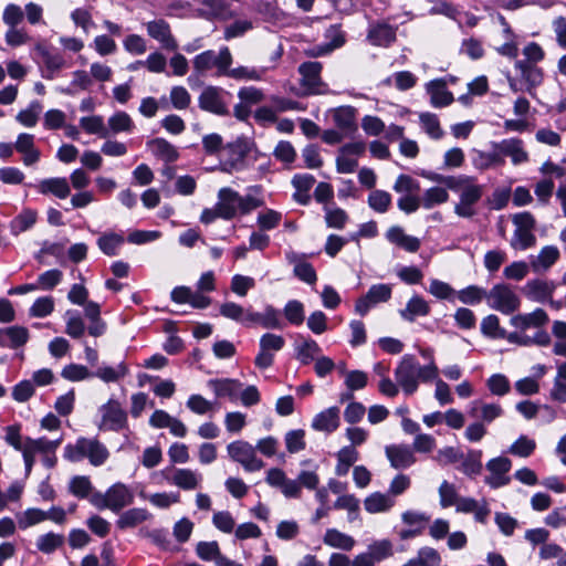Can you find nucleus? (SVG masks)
<instances>
[{
    "instance_id": "obj_1",
    "label": "nucleus",
    "mask_w": 566,
    "mask_h": 566,
    "mask_svg": "<svg viewBox=\"0 0 566 566\" xmlns=\"http://www.w3.org/2000/svg\"><path fill=\"white\" fill-rule=\"evenodd\" d=\"M265 482L271 488L279 489L286 499H300L303 486L308 490L317 489L319 476L315 471L303 470L293 480L282 469L272 468L266 472Z\"/></svg>"
},
{
    "instance_id": "obj_2",
    "label": "nucleus",
    "mask_w": 566,
    "mask_h": 566,
    "mask_svg": "<svg viewBox=\"0 0 566 566\" xmlns=\"http://www.w3.org/2000/svg\"><path fill=\"white\" fill-rule=\"evenodd\" d=\"M109 457L104 443L96 438H78L75 443H69L64 448V458L71 462H80L87 459L94 467L103 465Z\"/></svg>"
},
{
    "instance_id": "obj_3",
    "label": "nucleus",
    "mask_w": 566,
    "mask_h": 566,
    "mask_svg": "<svg viewBox=\"0 0 566 566\" xmlns=\"http://www.w3.org/2000/svg\"><path fill=\"white\" fill-rule=\"evenodd\" d=\"M90 502L98 510H111L115 513L134 502V493L124 483H115L105 493L94 492Z\"/></svg>"
},
{
    "instance_id": "obj_4",
    "label": "nucleus",
    "mask_w": 566,
    "mask_h": 566,
    "mask_svg": "<svg viewBox=\"0 0 566 566\" xmlns=\"http://www.w3.org/2000/svg\"><path fill=\"white\" fill-rule=\"evenodd\" d=\"M192 63L199 74L214 70L217 76H226L228 67L232 64V54L228 46H222L219 52L207 50L196 55Z\"/></svg>"
},
{
    "instance_id": "obj_5",
    "label": "nucleus",
    "mask_w": 566,
    "mask_h": 566,
    "mask_svg": "<svg viewBox=\"0 0 566 566\" xmlns=\"http://www.w3.org/2000/svg\"><path fill=\"white\" fill-rule=\"evenodd\" d=\"M98 412L101 415L99 430L119 432L128 429L127 412L118 400L109 398L98 408Z\"/></svg>"
},
{
    "instance_id": "obj_6",
    "label": "nucleus",
    "mask_w": 566,
    "mask_h": 566,
    "mask_svg": "<svg viewBox=\"0 0 566 566\" xmlns=\"http://www.w3.org/2000/svg\"><path fill=\"white\" fill-rule=\"evenodd\" d=\"M488 305L502 314L510 315L521 306V300L513 289L506 284L494 285L486 295Z\"/></svg>"
},
{
    "instance_id": "obj_7",
    "label": "nucleus",
    "mask_w": 566,
    "mask_h": 566,
    "mask_svg": "<svg viewBox=\"0 0 566 566\" xmlns=\"http://www.w3.org/2000/svg\"><path fill=\"white\" fill-rule=\"evenodd\" d=\"M227 451L229 457L240 463L245 471H259L264 467V462L256 457L255 447L247 441H233L228 444Z\"/></svg>"
},
{
    "instance_id": "obj_8",
    "label": "nucleus",
    "mask_w": 566,
    "mask_h": 566,
    "mask_svg": "<svg viewBox=\"0 0 566 566\" xmlns=\"http://www.w3.org/2000/svg\"><path fill=\"white\" fill-rule=\"evenodd\" d=\"M229 95L230 94L221 87L208 86L201 92L198 98L199 107L202 111L219 116L229 115V103L226 101V97Z\"/></svg>"
},
{
    "instance_id": "obj_9",
    "label": "nucleus",
    "mask_w": 566,
    "mask_h": 566,
    "mask_svg": "<svg viewBox=\"0 0 566 566\" xmlns=\"http://www.w3.org/2000/svg\"><path fill=\"white\" fill-rule=\"evenodd\" d=\"M395 378L402 391L410 396L418 389L417 359L412 355H405L397 368Z\"/></svg>"
},
{
    "instance_id": "obj_10",
    "label": "nucleus",
    "mask_w": 566,
    "mask_h": 566,
    "mask_svg": "<svg viewBox=\"0 0 566 566\" xmlns=\"http://www.w3.org/2000/svg\"><path fill=\"white\" fill-rule=\"evenodd\" d=\"M259 345L260 352L255 356L254 365L264 370L273 365V353L280 352L285 346V339L281 335L265 333L261 336Z\"/></svg>"
},
{
    "instance_id": "obj_11",
    "label": "nucleus",
    "mask_w": 566,
    "mask_h": 566,
    "mask_svg": "<svg viewBox=\"0 0 566 566\" xmlns=\"http://www.w3.org/2000/svg\"><path fill=\"white\" fill-rule=\"evenodd\" d=\"M160 474L169 484L186 491L196 490L202 481V475L199 472L186 468H165Z\"/></svg>"
},
{
    "instance_id": "obj_12",
    "label": "nucleus",
    "mask_w": 566,
    "mask_h": 566,
    "mask_svg": "<svg viewBox=\"0 0 566 566\" xmlns=\"http://www.w3.org/2000/svg\"><path fill=\"white\" fill-rule=\"evenodd\" d=\"M391 286L389 284H374L368 292L359 297L355 303V312L365 316L369 310L378 303L387 302L391 297Z\"/></svg>"
},
{
    "instance_id": "obj_13",
    "label": "nucleus",
    "mask_w": 566,
    "mask_h": 566,
    "mask_svg": "<svg viewBox=\"0 0 566 566\" xmlns=\"http://www.w3.org/2000/svg\"><path fill=\"white\" fill-rule=\"evenodd\" d=\"M512 468V461L506 457H497L491 459L486 463V470L490 472L485 476V483L492 489H499L510 483L511 478L507 475Z\"/></svg>"
},
{
    "instance_id": "obj_14",
    "label": "nucleus",
    "mask_w": 566,
    "mask_h": 566,
    "mask_svg": "<svg viewBox=\"0 0 566 566\" xmlns=\"http://www.w3.org/2000/svg\"><path fill=\"white\" fill-rule=\"evenodd\" d=\"M483 196V187L471 182L461 193L460 201L454 207V212L462 218H471L475 214L474 205L478 203Z\"/></svg>"
},
{
    "instance_id": "obj_15",
    "label": "nucleus",
    "mask_w": 566,
    "mask_h": 566,
    "mask_svg": "<svg viewBox=\"0 0 566 566\" xmlns=\"http://www.w3.org/2000/svg\"><path fill=\"white\" fill-rule=\"evenodd\" d=\"M35 50L42 57L44 65L42 77L53 80L63 69L67 67L66 60L60 52L48 49L41 44L36 45Z\"/></svg>"
},
{
    "instance_id": "obj_16",
    "label": "nucleus",
    "mask_w": 566,
    "mask_h": 566,
    "mask_svg": "<svg viewBox=\"0 0 566 566\" xmlns=\"http://www.w3.org/2000/svg\"><path fill=\"white\" fill-rule=\"evenodd\" d=\"M556 283L552 280L534 279L523 286V294L531 301L546 303L556 290Z\"/></svg>"
},
{
    "instance_id": "obj_17",
    "label": "nucleus",
    "mask_w": 566,
    "mask_h": 566,
    "mask_svg": "<svg viewBox=\"0 0 566 566\" xmlns=\"http://www.w3.org/2000/svg\"><path fill=\"white\" fill-rule=\"evenodd\" d=\"M148 35L160 43V45L169 51H176L178 43L174 38L170 25L164 19L153 20L146 23Z\"/></svg>"
},
{
    "instance_id": "obj_18",
    "label": "nucleus",
    "mask_w": 566,
    "mask_h": 566,
    "mask_svg": "<svg viewBox=\"0 0 566 566\" xmlns=\"http://www.w3.org/2000/svg\"><path fill=\"white\" fill-rule=\"evenodd\" d=\"M385 453L394 469H407L416 463L417 458L412 448L408 444H390L385 448Z\"/></svg>"
},
{
    "instance_id": "obj_19",
    "label": "nucleus",
    "mask_w": 566,
    "mask_h": 566,
    "mask_svg": "<svg viewBox=\"0 0 566 566\" xmlns=\"http://www.w3.org/2000/svg\"><path fill=\"white\" fill-rule=\"evenodd\" d=\"M286 261L294 265L293 274L302 282L313 285L317 281L314 266L305 260L304 254L290 251L285 254Z\"/></svg>"
},
{
    "instance_id": "obj_20",
    "label": "nucleus",
    "mask_w": 566,
    "mask_h": 566,
    "mask_svg": "<svg viewBox=\"0 0 566 566\" xmlns=\"http://www.w3.org/2000/svg\"><path fill=\"white\" fill-rule=\"evenodd\" d=\"M218 211L221 219L231 220L239 213V192L224 187L218 191Z\"/></svg>"
},
{
    "instance_id": "obj_21",
    "label": "nucleus",
    "mask_w": 566,
    "mask_h": 566,
    "mask_svg": "<svg viewBox=\"0 0 566 566\" xmlns=\"http://www.w3.org/2000/svg\"><path fill=\"white\" fill-rule=\"evenodd\" d=\"M549 321L547 313L543 308H535L531 313L516 314L510 319V324L521 331L528 328H542Z\"/></svg>"
},
{
    "instance_id": "obj_22",
    "label": "nucleus",
    "mask_w": 566,
    "mask_h": 566,
    "mask_svg": "<svg viewBox=\"0 0 566 566\" xmlns=\"http://www.w3.org/2000/svg\"><path fill=\"white\" fill-rule=\"evenodd\" d=\"M207 386L217 398H229L231 401H235L243 385L234 378H216L209 379Z\"/></svg>"
},
{
    "instance_id": "obj_23",
    "label": "nucleus",
    "mask_w": 566,
    "mask_h": 566,
    "mask_svg": "<svg viewBox=\"0 0 566 566\" xmlns=\"http://www.w3.org/2000/svg\"><path fill=\"white\" fill-rule=\"evenodd\" d=\"M494 148L503 156L511 158L513 165H521L528 160V154L524 149L523 140L520 138H507L494 144Z\"/></svg>"
},
{
    "instance_id": "obj_24",
    "label": "nucleus",
    "mask_w": 566,
    "mask_h": 566,
    "mask_svg": "<svg viewBox=\"0 0 566 566\" xmlns=\"http://www.w3.org/2000/svg\"><path fill=\"white\" fill-rule=\"evenodd\" d=\"M332 117L335 126L348 136L357 130L355 107L349 105L336 107L332 111Z\"/></svg>"
},
{
    "instance_id": "obj_25",
    "label": "nucleus",
    "mask_w": 566,
    "mask_h": 566,
    "mask_svg": "<svg viewBox=\"0 0 566 566\" xmlns=\"http://www.w3.org/2000/svg\"><path fill=\"white\" fill-rule=\"evenodd\" d=\"M321 352L322 348L315 339L302 335L297 336L295 356L302 365H308L313 360H316Z\"/></svg>"
},
{
    "instance_id": "obj_26",
    "label": "nucleus",
    "mask_w": 566,
    "mask_h": 566,
    "mask_svg": "<svg viewBox=\"0 0 566 566\" xmlns=\"http://www.w3.org/2000/svg\"><path fill=\"white\" fill-rule=\"evenodd\" d=\"M422 176L430 181L441 184L448 189L459 193H461L471 182L475 180L474 177L467 175L444 176L437 172H426Z\"/></svg>"
},
{
    "instance_id": "obj_27",
    "label": "nucleus",
    "mask_w": 566,
    "mask_h": 566,
    "mask_svg": "<svg viewBox=\"0 0 566 566\" xmlns=\"http://www.w3.org/2000/svg\"><path fill=\"white\" fill-rule=\"evenodd\" d=\"M339 427V409L329 407L317 413L312 420V428L326 433L334 432Z\"/></svg>"
},
{
    "instance_id": "obj_28",
    "label": "nucleus",
    "mask_w": 566,
    "mask_h": 566,
    "mask_svg": "<svg viewBox=\"0 0 566 566\" xmlns=\"http://www.w3.org/2000/svg\"><path fill=\"white\" fill-rule=\"evenodd\" d=\"M367 39L373 45L389 46L396 40V30L388 23H375L369 27Z\"/></svg>"
},
{
    "instance_id": "obj_29",
    "label": "nucleus",
    "mask_w": 566,
    "mask_h": 566,
    "mask_svg": "<svg viewBox=\"0 0 566 566\" xmlns=\"http://www.w3.org/2000/svg\"><path fill=\"white\" fill-rule=\"evenodd\" d=\"M515 67L516 70L520 71L522 78L527 84V86L525 87V92L533 96L534 90L543 81L542 70L537 67L535 64L525 62L523 60L516 61Z\"/></svg>"
},
{
    "instance_id": "obj_30",
    "label": "nucleus",
    "mask_w": 566,
    "mask_h": 566,
    "mask_svg": "<svg viewBox=\"0 0 566 566\" xmlns=\"http://www.w3.org/2000/svg\"><path fill=\"white\" fill-rule=\"evenodd\" d=\"M29 339V332L22 326H10L0 329V346L8 348H19Z\"/></svg>"
},
{
    "instance_id": "obj_31",
    "label": "nucleus",
    "mask_w": 566,
    "mask_h": 566,
    "mask_svg": "<svg viewBox=\"0 0 566 566\" xmlns=\"http://www.w3.org/2000/svg\"><path fill=\"white\" fill-rule=\"evenodd\" d=\"M36 189L42 195H53L59 199H65L70 196L71 188L66 178L54 177L41 180Z\"/></svg>"
},
{
    "instance_id": "obj_32",
    "label": "nucleus",
    "mask_w": 566,
    "mask_h": 566,
    "mask_svg": "<svg viewBox=\"0 0 566 566\" xmlns=\"http://www.w3.org/2000/svg\"><path fill=\"white\" fill-rule=\"evenodd\" d=\"M427 92L430 95V103L433 107L440 108L450 105L454 98L450 91L447 90L442 80H433L427 84Z\"/></svg>"
},
{
    "instance_id": "obj_33",
    "label": "nucleus",
    "mask_w": 566,
    "mask_h": 566,
    "mask_svg": "<svg viewBox=\"0 0 566 566\" xmlns=\"http://www.w3.org/2000/svg\"><path fill=\"white\" fill-rule=\"evenodd\" d=\"M469 415L472 418L481 419L480 422L491 423L503 415V409L499 403H485L482 401H473Z\"/></svg>"
},
{
    "instance_id": "obj_34",
    "label": "nucleus",
    "mask_w": 566,
    "mask_h": 566,
    "mask_svg": "<svg viewBox=\"0 0 566 566\" xmlns=\"http://www.w3.org/2000/svg\"><path fill=\"white\" fill-rule=\"evenodd\" d=\"M429 313L428 302L419 295H413L407 302L406 307L399 311L401 318L407 322H413L418 316H427Z\"/></svg>"
},
{
    "instance_id": "obj_35",
    "label": "nucleus",
    "mask_w": 566,
    "mask_h": 566,
    "mask_svg": "<svg viewBox=\"0 0 566 566\" xmlns=\"http://www.w3.org/2000/svg\"><path fill=\"white\" fill-rule=\"evenodd\" d=\"M151 517L146 509L134 507L123 512L116 521V526L119 530H127L136 527Z\"/></svg>"
},
{
    "instance_id": "obj_36",
    "label": "nucleus",
    "mask_w": 566,
    "mask_h": 566,
    "mask_svg": "<svg viewBox=\"0 0 566 566\" xmlns=\"http://www.w3.org/2000/svg\"><path fill=\"white\" fill-rule=\"evenodd\" d=\"M323 543L329 547L348 552L354 548L356 541L337 528H327L323 536Z\"/></svg>"
},
{
    "instance_id": "obj_37",
    "label": "nucleus",
    "mask_w": 566,
    "mask_h": 566,
    "mask_svg": "<svg viewBox=\"0 0 566 566\" xmlns=\"http://www.w3.org/2000/svg\"><path fill=\"white\" fill-rule=\"evenodd\" d=\"M38 220V212L33 209L25 208L10 222V232L12 235H19L30 230Z\"/></svg>"
},
{
    "instance_id": "obj_38",
    "label": "nucleus",
    "mask_w": 566,
    "mask_h": 566,
    "mask_svg": "<svg viewBox=\"0 0 566 566\" xmlns=\"http://www.w3.org/2000/svg\"><path fill=\"white\" fill-rule=\"evenodd\" d=\"M147 147L156 157L172 163L178 159L179 154L176 147L164 138H155L147 143Z\"/></svg>"
},
{
    "instance_id": "obj_39",
    "label": "nucleus",
    "mask_w": 566,
    "mask_h": 566,
    "mask_svg": "<svg viewBox=\"0 0 566 566\" xmlns=\"http://www.w3.org/2000/svg\"><path fill=\"white\" fill-rule=\"evenodd\" d=\"M125 238L120 233L104 232L97 239V247L107 256H115L118 254L120 247L124 244Z\"/></svg>"
},
{
    "instance_id": "obj_40",
    "label": "nucleus",
    "mask_w": 566,
    "mask_h": 566,
    "mask_svg": "<svg viewBox=\"0 0 566 566\" xmlns=\"http://www.w3.org/2000/svg\"><path fill=\"white\" fill-rule=\"evenodd\" d=\"M395 505V500L387 493L375 492L364 501L365 510L368 513H381L389 511Z\"/></svg>"
},
{
    "instance_id": "obj_41",
    "label": "nucleus",
    "mask_w": 566,
    "mask_h": 566,
    "mask_svg": "<svg viewBox=\"0 0 566 566\" xmlns=\"http://www.w3.org/2000/svg\"><path fill=\"white\" fill-rule=\"evenodd\" d=\"M264 200L261 197V188L252 187L245 196L239 193V213L249 214L251 211L262 207Z\"/></svg>"
},
{
    "instance_id": "obj_42",
    "label": "nucleus",
    "mask_w": 566,
    "mask_h": 566,
    "mask_svg": "<svg viewBox=\"0 0 566 566\" xmlns=\"http://www.w3.org/2000/svg\"><path fill=\"white\" fill-rule=\"evenodd\" d=\"M266 71V67L229 66L226 76L237 81H261Z\"/></svg>"
},
{
    "instance_id": "obj_43",
    "label": "nucleus",
    "mask_w": 566,
    "mask_h": 566,
    "mask_svg": "<svg viewBox=\"0 0 566 566\" xmlns=\"http://www.w3.org/2000/svg\"><path fill=\"white\" fill-rule=\"evenodd\" d=\"M128 374V367L124 363L117 366H99L92 376L99 378L104 382H115L124 378Z\"/></svg>"
},
{
    "instance_id": "obj_44",
    "label": "nucleus",
    "mask_w": 566,
    "mask_h": 566,
    "mask_svg": "<svg viewBox=\"0 0 566 566\" xmlns=\"http://www.w3.org/2000/svg\"><path fill=\"white\" fill-rule=\"evenodd\" d=\"M559 259V251L554 245L544 247L537 258L532 261L534 271L548 270Z\"/></svg>"
},
{
    "instance_id": "obj_45",
    "label": "nucleus",
    "mask_w": 566,
    "mask_h": 566,
    "mask_svg": "<svg viewBox=\"0 0 566 566\" xmlns=\"http://www.w3.org/2000/svg\"><path fill=\"white\" fill-rule=\"evenodd\" d=\"M419 122L423 132L432 139H441L444 135L443 129L440 126L439 118L433 113H421L419 115Z\"/></svg>"
},
{
    "instance_id": "obj_46",
    "label": "nucleus",
    "mask_w": 566,
    "mask_h": 566,
    "mask_svg": "<svg viewBox=\"0 0 566 566\" xmlns=\"http://www.w3.org/2000/svg\"><path fill=\"white\" fill-rule=\"evenodd\" d=\"M196 554L201 560L214 562L216 565L218 564V560H220L223 556L217 541H201L197 543Z\"/></svg>"
},
{
    "instance_id": "obj_47",
    "label": "nucleus",
    "mask_w": 566,
    "mask_h": 566,
    "mask_svg": "<svg viewBox=\"0 0 566 566\" xmlns=\"http://www.w3.org/2000/svg\"><path fill=\"white\" fill-rule=\"evenodd\" d=\"M420 198L422 208L429 210L436 206L447 202L449 199V193L444 188L432 187L427 189Z\"/></svg>"
},
{
    "instance_id": "obj_48",
    "label": "nucleus",
    "mask_w": 566,
    "mask_h": 566,
    "mask_svg": "<svg viewBox=\"0 0 566 566\" xmlns=\"http://www.w3.org/2000/svg\"><path fill=\"white\" fill-rule=\"evenodd\" d=\"M322 64L319 62H304L298 66V73L303 83L308 86H316L321 82Z\"/></svg>"
},
{
    "instance_id": "obj_49",
    "label": "nucleus",
    "mask_w": 566,
    "mask_h": 566,
    "mask_svg": "<svg viewBox=\"0 0 566 566\" xmlns=\"http://www.w3.org/2000/svg\"><path fill=\"white\" fill-rule=\"evenodd\" d=\"M455 295L463 304L476 305L483 298H486L488 292L478 285H469L458 292L455 291Z\"/></svg>"
},
{
    "instance_id": "obj_50",
    "label": "nucleus",
    "mask_w": 566,
    "mask_h": 566,
    "mask_svg": "<svg viewBox=\"0 0 566 566\" xmlns=\"http://www.w3.org/2000/svg\"><path fill=\"white\" fill-rule=\"evenodd\" d=\"M134 128V123L130 116L123 111L116 112L108 118V130L113 134L129 133Z\"/></svg>"
},
{
    "instance_id": "obj_51",
    "label": "nucleus",
    "mask_w": 566,
    "mask_h": 566,
    "mask_svg": "<svg viewBox=\"0 0 566 566\" xmlns=\"http://www.w3.org/2000/svg\"><path fill=\"white\" fill-rule=\"evenodd\" d=\"M80 125L87 134L98 135L103 138L109 135V130L105 127L104 119L99 115L82 117Z\"/></svg>"
},
{
    "instance_id": "obj_52",
    "label": "nucleus",
    "mask_w": 566,
    "mask_h": 566,
    "mask_svg": "<svg viewBox=\"0 0 566 566\" xmlns=\"http://www.w3.org/2000/svg\"><path fill=\"white\" fill-rule=\"evenodd\" d=\"M481 458V450L470 451L462 461L461 471L469 476L479 475L483 468Z\"/></svg>"
},
{
    "instance_id": "obj_53",
    "label": "nucleus",
    "mask_w": 566,
    "mask_h": 566,
    "mask_svg": "<svg viewBox=\"0 0 566 566\" xmlns=\"http://www.w3.org/2000/svg\"><path fill=\"white\" fill-rule=\"evenodd\" d=\"M245 312L247 307H243L242 305L232 301L224 302L219 307V313L221 316L234 321L241 325L244 324Z\"/></svg>"
},
{
    "instance_id": "obj_54",
    "label": "nucleus",
    "mask_w": 566,
    "mask_h": 566,
    "mask_svg": "<svg viewBox=\"0 0 566 566\" xmlns=\"http://www.w3.org/2000/svg\"><path fill=\"white\" fill-rule=\"evenodd\" d=\"M69 491L76 497L85 499L92 493L93 485L88 476L75 475L70 480Z\"/></svg>"
},
{
    "instance_id": "obj_55",
    "label": "nucleus",
    "mask_w": 566,
    "mask_h": 566,
    "mask_svg": "<svg viewBox=\"0 0 566 566\" xmlns=\"http://www.w3.org/2000/svg\"><path fill=\"white\" fill-rule=\"evenodd\" d=\"M391 205V196L385 190H373L368 196V206L378 213L388 211Z\"/></svg>"
},
{
    "instance_id": "obj_56",
    "label": "nucleus",
    "mask_w": 566,
    "mask_h": 566,
    "mask_svg": "<svg viewBox=\"0 0 566 566\" xmlns=\"http://www.w3.org/2000/svg\"><path fill=\"white\" fill-rule=\"evenodd\" d=\"M283 314L292 325L298 326L305 319L304 305L297 300L289 301L283 308Z\"/></svg>"
},
{
    "instance_id": "obj_57",
    "label": "nucleus",
    "mask_w": 566,
    "mask_h": 566,
    "mask_svg": "<svg viewBox=\"0 0 566 566\" xmlns=\"http://www.w3.org/2000/svg\"><path fill=\"white\" fill-rule=\"evenodd\" d=\"M287 452L297 453L306 448L305 431L303 429L290 430L284 436Z\"/></svg>"
},
{
    "instance_id": "obj_58",
    "label": "nucleus",
    "mask_w": 566,
    "mask_h": 566,
    "mask_svg": "<svg viewBox=\"0 0 566 566\" xmlns=\"http://www.w3.org/2000/svg\"><path fill=\"white\" fill-rule=\"evenodd\" d=\"M41 111V103L39 101H33L30 103L28 108L18 113L17 120L25 127H33L38 123L39 114Z\"/></svg>"
},
{
    "instance_id": "obj_59",
    "label": "nucleus",
    "mask_w": 566,
    "mask_h": 566,
    "mask_svg": "<svg viewBox=\"0 0 566 566\" xmlns=\"http://www.w3.org/2000/svg\"><path fill=\"white\" fill-rule=\"evenodd\" d=\"M64 543V536L55 533L41 535L36 541V547L44 554H51Z\"/></svg>"
},
{
    "instance_id": "obj_60",
    "label": "nucleus",
    "mask_w": 566,
    "mask_h": 566,
    "mask_svg": "<svg viewBox=\"0 0 566 566\" xmlns=\"http://www.w3.org/2000/svg\"><path fill=\"white\" fill-rule=\"evenodd\" d=\"M536 242V238L532 232V229H515L511 245L515 250H526L533 247Z\"/></svg>"
},
{
    "instance_id": "obj_61",
    "label": "nucleus",
    "mask_w": 566,
    "mask_h": 566,
    "mask_svg": "<svg viewBox=\"0 0 566 566\" xmlns=\"http://www.w3.org/2000/svg\"><path fill=\"white\" fill-rule=\"evenodd\" d=\"M66 316V328L65 333L72 338H80L83 336L85 332V325L80 316V314L75 311H67L65 313Z\"/></svg>"
},
{
    "instance_id": "obj_62",
    "label": "nucleus",
    "mask_w": 566,
    "mask_h": 566,
    "mask_svg": "<svg viewBox=\"0 0 566 566\" xmlns=\"http://www.w3.org/2000/svg\"><path fill=\"white\" fill-rule=\"evenodd\" d=\"M481 332L483 335L491 338L505 336V329L500 326V319L494 314H490L482 319Z\"/></svg>"
},
{
    "instance_id": "obj_63",
    "label": "nucleus",
    "mask_w": 566,
    "mask_h": 566,
    "mask_svg": "<svg viewBox=\"0 0 566 566\" xmlns=\"http://www.w3.org/2000/svg\"><path fill=\"white\" fill-rule=\"evenodd\" d=\"M255 286V280L251 276L234 274L231 279L230 289L240 297H244L248 292Z\"/></svg>"
},
{
    "instance_id": "obj_64",
    "label": "nucleus",
    "mask_w": 566,
    "mask_h": 566,
    "mask_svg": "<svg viewBox=\"0 0 566 566\" xmlns=\"http://www.w3.org/2000/svg\"><path fill=\"white\" fill-rule=\"evenodd\" d=\"M536 448V442L526 436H521L509 449L513 455L521 458L530 457Z\"/></svg>"
}]
</instances>
